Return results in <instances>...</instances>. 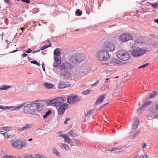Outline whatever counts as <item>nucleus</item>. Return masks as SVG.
I'll list each match as a JSON object with an SVG mask.
<instances>
[{
  "label": "nucleus",
  "mask_w": 158,
  "mask_h": 158,
  "mask_svg": "<svg viewBox=\"0 0 158 158\" xmlns=\"http://www.w3.org/2000/svg\"><path fill=\"white\" fill-rule=\"evenodd\" d=\"M42 107V101L36 100L25 106L23 108V110L24 113L28 114H33L36 111H38Z\"/></svg>",
  "instance_id": "nucleus-1"
},
{
  "label": "nucleus",
  "mask_w": 158,
  "mask_h": 158,
  "mask_svg": "<svg viewBox=\"0 0 158 158\" xmlns=\"http://www.w3.org/2000/svg\"><path fill=\"white\" fill-rule=\"evenodd\" d=\"M96 56L98 61L101 62L107 61L110 58V55L108 52L103 49L97 51Z\"/></svg>",
  "instance_id": "nucleus-2"
},
{
  "label": "nucleus",
  "mask_w": 158,
  "mask_h": 158,
  "mask_svg": "<svg viewBox=\"0 0 158 158\" xmlns=\"http://www.w3.org/2000/svg\"><path fill=\"white\" fill-rule=\"evenodd\" d=\"M116 54L117 57L122 61H127L130 58V55L124 50H119L116 52Z\"/></svg>",
  "instance_id": "nucleus-3"
},
{
  "label": "nucleus",
  "mask_w": 158,
  "mask_h": 158,
  "mask_svg": "<svg viewBox=\"0 0 158 158\" xmlns=\"http://www.w3.org/2000/svg\"><path fill=\"white\" fill-rule=\"evenodd\" d=\"M131 54L133 56L136 57L142 56L146 53L148 51L139 47L134 46L132 47Z\"/></svg>",
  "instance_id": "nucleus-4"
},
{
  "label": "nucleus",
  "mask_w": 158,
  "mask_h": 158,
  "mask_svg": "<svg viewBox=\"0 0 158 158\" xmlns=\"http://www.w3.org/2000/svg\"><path fill=\"white\" fill-rule=\"evenodd\" d=\"M89 72L88 70L86 67H81L77 71L75 75V78L76 79H80L86 76Z\"/></svg>",
  "instance_id": "nucleus-5"
},
{
  "label": "nucleus",
  "mask_w": 158,
  "mask_h": 158,
  "mask_svg": "<svg viewBox=\"0 0 158 158\" xmlns=\"http://www.w3.org/2000/svg\"><path fill=\"white\" fill-rule=\"evenodd\" d=\"M12 146L17 149H21L25 146L26 143L25 142L22 141L20 139L17 140H12L11 142Z\"/></svg>",
  "instance_id": "nucleus-6"
},
{
  "label": "nucleus",
  "mask_w": 158,
  "mask_h": 158,
  "mask_svg": "<svg viewBox=\"0 0 158 158\" xmlns=\"http://www.w3.org/2000/svg\"><path fill=\"white\" fill-rule=\"evenodd\" d=\"M80 99V98L77 95L71 94L69 95L67 98L68 103L70 104L75 103L79 101Z\"/></svg>",
  "instance_id": "nucleus-7"
},
{
  "label": "nucleus",
  "mask_w": 158,
  "mask_h": 158,
  "mask_svg": "<svg viewBox=\"0 0 158 158\" xmlns=\"http://www.w3.org/2000/svg\"><path fill=\"white\" fill-rule=\"evenodd\" d=\"M115 49V46L114 44L110 42H106L105 43L103 47V49L108 52H112Z\"/></svg>",
  "instance_id": "nucleus-8"
},
{
  "label": "nucleus",
  "mask_w": 158,
  "mask_h": 158,
  "mask_svg": "<svg viewBox=\"0 0 158 158\" xmlns=\"http://www.w3.org/2000/svg\"><path fill=\"white\" fill-rule=\"evenodd\" d=\"M132 37L130 34L124 33L121 34L119 36L120 40L123 42H125L131 40Z\"/></svg>",
  "instance_id": "nucleus-9"
},
{
  "label": "nucleus",
  "mask_w": 158,
  "mask_h": 158,
  "mask_svg": "<svg viewBox=\"0 0 158 158\" xmlns=\"http://www.w3.org/2000/svg\"><path fill=\"white\" fill-rule=\"evenodd\" d=\"M68 105L66 103H64L61 106H59L57 109V111L58 114L61 115L63 114L65 111V110L68 108Z\"/></svg>",
  "instance_id": "nucleus-10"
},
{
  "label": "nucleus",
  "mask_w": 158,
  "mask_h": 158,
  "mask_svg": "<svg viewBox=\"0 0 158 158\" xmlns=\"http://www.w3.org/2000/svg\"><path fill=\"white\" fill-rule=\"evenodd\" d=\"M122 62L119 60L114 58L111 59L109 64L111 66H119L122 65Z\"/></svg>",
  "instance_id": "nucleus-11"
},
{
  "label": "nucleus",
  "mask_w": 158,
  "mask_h": 158,
  "mask_svg": "<svg viewBox=\"0 0 158 158\" xmlns=\"http://www.w3.org/2000/svg\"><path fill=\"white\" fill-rule=\"evenodd\" d=\"M72 67V65L70 63L67 62L62 63L60 66V69L62 70H71Z\"/></svg>",
  "instance_id": "nucleus-12"
},
{
  "label": "nucleus",
  "mask_w": 158,
  "mask_h": 158,
  "mask_svg": "<svg viewBox=\"0 0 158 158\" xmlns=\"http://www.w3.org/2000/svg\"><path fill=\"white\" fill-rule=\"evenodd\" d=\"M133 120V124L131 128V132H134L136 129L138 127V124L139 123V120L137 118H134Z\"/></svg>",
  "instance_id": "nucleus-13"
},
{
  "label": "nucleus",
  "mask_w": 158,
  "mask_h": 158,
  "mask_svg": "<svg viewBox=\"0 0 158 158\" xmlns=\"http://www.w3.org/2000/svg\"><path fill=\"white\" fill-rule=\"evenodd\" d=\"M76 54L78 62L84 60L86 58L85 55L83 53H80Z\"/></svg>",
  "instance_id": "nucleus-14"
},
{
  "label": "nucleus",
  "mask_w": 158,
  "mask_h": 158,
  "mask_svg": "<svg viewBox=\"0 0 158 158\" xmlns=\"http://www.w3.org/2000/svg\"><path fill=\"white\" fill-rule=\"evenodd\" d=\"M105 95L103 94L99 96L97 98L95 102L96 105H98L101 103L105 98Z\"/></svg>",
  "instance_id": "nucleus-15"
},
{
  "label": "nucleus",
  "mask_w": 158,
  "mask_h": 158,
  "mask_svg": "<svg viewBox=\"0 0 158 158\" xmlns=\"http://www.w3.org/2000/svg\"><path fill=\"white\" fill-rule=\"evenodd\" d=\"M70 85L67 84L65 82L61 81L59 83L58 88L59 89L64 88L66 87H69Z\"/></svg>",
  "instance_id": "nucleus-16"
},
{
  "label": "nucleus",
  "mask_w": 158,
  "mask_h": 158,
  "mask_svg": "<svg viewBox=\"0 0 158 158\" xmlns=\"http://www.w3.org/2000/svg\"><path fill=\"white\" fill-rule=\"evenodd\" d=\"M76 54L73 55L70 58V62L74 64L77 63L78 62Z\"/></svg>",
  "instance_id": "nucleus-17"
},
{
  "label": "nucleus",
  "mask_w": 158,
  "mask_h": 158,
  "mask_svg": "<svg viewBox=\"0 0 158 158\" xmlns=\"http://www.w3.org/2000/svg\"><path fill=\"white\" fill-rule=\"evenodd\" d=\"M57 144L59 145L61 148L64 149L66 151H70V149L69 146L66 144H62L61 143H58Z\"/></svg>",
  "instance_id": "nucleus-18"
},
{
  "label": "nucleus",
  "mask_w": 158,
  "mask_h": 158,
  "mask_svg": "<svg viewBox=\"0 0 158 158\" xmlns=\"http://www.w3.org/2000/svg\"><path fill=\"white\" fill-rule=\"evenodd\" d=\"M64 101L63 98L58 97L56 98V107L59 106Z\"/></svg>",
  "instance_id": "nucleus-19"
},
{
  "label": "nucleus",
  "mask_w": 158,
  "mask_h": 158,
  "mask_svg": "<svg viewBox=\"0 0 158 158\" xmlns=\"http://www.w3.org/2000/svg\"><path fill=\"white\" fill-rule=\"evenodd\" d=\"M60 137H62L64 139V141L65 142L67 143H69L71 141V140L69 137L66 134H63L62 135H60Z\"/></svg>",
  "instance_id": "nucleus-20"
},
{
  "label": "nucleus",
  "mask_w": 158,
  "mask_h": 158,
  "mask_svg": "<svg viewBox=\"0 0 158 158\" xmlns=\"http://www.w3.org/2000/svg\"><path fill=\"white\" fill-rule=\"evenodd\" d=\"M44 85L45 87H46L47 89H50L53 88L54 86L51 83H45L44 84Z\"/></svg>",
  "instance_id": "nucleus-21"
},
{
  "label": "nucleus",
  "mask_w": 158,
  "mask_h": 158,
  "mask_svg": "<svg viewBox=\"0 0 158 158\" xmlns=\"http://www.w3.org/2000/svg\"><path fill=\"white\" fill-rule=\"evenodd\" d=\"M54 56H60V49L59 48H57L55 49L54 51Z\"/></svg>",
  "instance_id": "nucleus-22"
},
{
  "label": "nucleus",
  "mask_w": 158,
  "mask_h": 158,
  "mask_svg": "<svg viewBox=\"0 0 158 158\" xmlns=\"http://www.w3.org/2000/svg\"><path fill=\"white\" fill-rule=\"evenodd\" d=\"M123 148V147H120L118 148H112L109 149V151H117V152H120Z\"/></svg>",
  "instance_id": "nucleus-23"
},
{
  "label": "nucleus",
  "mask_w": 158,
  "mask_h": 158,
  "mask_svg": "<svg viewBox=\"0 0 158 158\" xmlns=\"http://www.w3.org/2000/svg\"><path fill=\"white\" fill-rule=\"evenodd\" d=\"M152 101H149V102H145V103H144V104H143L142 105L141 107L139 108L138 110H141L142 107H145L146 106H147L150 105L152 103Z\"/></svg>",
  "instance_id": "nucleus-24"
},
{
  "label": "nucleus",
  "mask_w": 158,
  "mask_h": 158,
  "mask_svg": "<svg viewBox=\"0 0 158 158\" xmlns=\"http://www.w3.org/2000/svg\"><path fill=\"white\" fill-rule=\"evenodd\" d=\"M56 98L50 101L49 103V104L50 105H52L54 106H56Z\"/></svg>",
  "instance_id": "nucleus-25"
},
{
  "label": "nucleus",
  "mask_w": 158,
  "mask_h": 158,
  "mask_svg": "<svg viewBox=\"0 0 158 158\" xmlns=\"http://www.w3.org/2000/svg\"><path fill=\"white\" fill-rule=\"evenodd\" d=\"M54 59L55 62L58 64H60L61 63V60L59 59L57 56H55Z\"/></svg>",
  "instance_id": "nucleus-26"
},
{
  "label": "nucleus",
  "mask_w": 158,
  "mask_h": 158,
  "mask_svg": "<svg viewBox=\"0 0 158 158\" xmlns=\"http://www.w3.org/2000/svg\"><path fill=\"white\" fill-rule=\"evenodd\" d=\"M32 126V125L31 124H29L26 125L25 127H23L22 129L21 130L23 131L24 130H26L28 129L29 128H30Z\"/></svg>",
  "instance_id": "nucleus-27"
},
{
  "label": "nucleus",
  "mask_w": 158,
  "mask_h": 158,
  "mask_svg": "<svg viewBox=\"0 0 158 158\" xmlns=\"http://www.w3.org/2000/svg\"><path fill=\"white\" fill-rule=\"evenodd\" d=\"M68 134L72 136H77L76 133H75L73 130L70 131L68 133Z\"/></svg>",
  "instance_id": "nucleus-28"
},
{
  "label": "nucleus",
  "mask_w": 158,
  "mask_h": 158,
  "mask_svg": "<svg viewBox=\"0 0 158 158\" xmlns=\"http://www.w3.org/2000/svg\"><path fill=\"white\" fill-rule=\"evenodd\" d=\"M157 95V93L156 92H154L153 94H150L149 98H153L155 97Z\"/></svg>",
  "instance_id": "nucleus-29"
},
{
  "label": "nucleus",
  "mask_w": 158,
  "mask_h": 158,
  "mask_svg": "<svg viewBox=\"0 0 158 158\" xmlns=\"http://www.w3.org/2000/svg\"><path fill=\"white\" fill-rule=\"evenodd\" d=\"M52 47V45H51V44H50L49 45H45L43 46L41 48L40 50H43L48 48L49 47Z\"/></svg>",
  "instance_id": "nucleus-30"
},
{
  "label": "nucleus",
  "mask_w": 158,
  "mask_h": 158,
  "mask_svg": "<svg viewBox=\"0 0 158 158\" xmlns=\"http://www.w3.org/2000/svg\"><path fill=\"white\" fill-rule=\"evenodd\" d=\"M11 87L10 86H7L6 85L0 88V90H7Z\"/></svg>",
  "instance_id": "nucleus-31"
},
{
  "label": "nucleus",
  "mask_w": 158,
  "mask_h": 158,
  "mask_svg": "<svg viewBox=\"0 0 158 158\" xmlns=\"http://www.w3.org/2000/svg\"><path fill=\"white\" fill-rule=\"evenodd\" d=\"M3 134L5 139H7L9 138L10 135L7 132H5Z\"/></svg>",
  "instance_id": "nucleus-32"
},
{
  "label": "nucleus",
  "mask_w": 158,
  "mask_h": 158,
  "mask_svg": "<svg viewBox=\"0 0 158 158\" xmlns=\"http://www.w3.org/2000/svg\"><path fill=\"white\" fill-rule=\"evenodd\" d=\"M15 157L10 155H6L3 156L2 158H15Z\"/></svg>",
  "instance_id": "nucleus-33"
},
{
  "label": "nucleus",
  "mask_w": 158,
  "mask_h": 158,
  "mask_svg": "<svg viewBox=\"0 0 158 158\" xmlns=\"http://www.w3.org/2000/svg\"><path fill=\"white\" fill-rule=\"evenodd\" d=\"M90 92V90H87L83 91L82 92V94L84 95H86L89 94Z\"/></svg>",
  "instance_id": "nucleus-34"
},
{
  "label": "nucleus",
  "mask_w": 158,
  "mask_h": 158,
  "mask_svg": "<svg viewBox=\"0 0 158 158\" xmlns=\"http://www.w3.org/2000/svg\"><path fill=\"white\" fill-rule=\"evenodd\" d=\"M60 74L61 76H62L63 77H64V76H65L66 75H70V73L69 72H65L64 73H61Z\"/></svg>",
  "instance_id": "nucleus-35"
},
{
  "label": "nucleus",
  "mask_w": 158,
  "mask_h": 158,
  "mask_svg": "<svg viewBox=\"0 0 158 158\" xmlns=\"http://www.w3.org/2000/svg\"><path fill=\"white\" fill-rule=\"evenodd\" d=\"M51 113V111L50 110H49L48 111V112H46L45 113V114L43 116V118H46L47 116L49 115V114Z\"/></svg>",
  "instance_id": "nucleus-36"
},
{
  "label": "nucleus",
  "mask_w": 158,
  "mask_h": 158,
  "mask_svg": "<svg viewBox=\"0 0 158 158\" xmlns=\"http://www.w3.org/2000/svg\"><path fill=\"white\" fill-rule=\"evenodd\" d=\"M75 13L78 16H80L82 14L81 12L79 9L76 11Z\"/></svg>",
  "instance_id": "nucleus-37"
},
{
  "label": "nucleus",
  "mask_w": 158,
  "mask_h": 158,
  "mask_svg": "<svg viewBox=\"0 0 158 158\" xmlns=\"http://www.w3.org/2000/svg\"><path fill=\"white\" fill-rule=\"evenodd\" d=\"M149 64L148 63H146L145 64H144L142 65L141 66H140L138 68L140 69V68H145V67H147Z\"/></svg>",
  "instance_id": "nucleus-38"
},
{
  "label": "nucleus",
  "mask_w": 158,
  "mask_h": 158,
  "mask_svg": "<svg viewBox=\"0 0 158 158\" xmlns=\"http://www.w3.org/2000/svg\"><path fill=\"white\" fill-rule=\"evenodd\" d=\"M31 64H35L37 65L38 66H39L40 65V64H39V63L37 61L35 60L31 61Z\"/></svg>",
  "instance_id": "nucleus-39"
},
{
  "label": "nucleus",
  "mask_w": 158,
  "mask_h": 158,
  "mask_svg": "<svg viewBox=\"0 0 158 158\" xmlns=\"http://www.w3.org/2000/svg\"><path fill=\"white\" fill-rule=\"evenodd\" d=\"M53 153H54L55 154H56L57 155H59V152L56 149L54 148L53 149Z\"/></svg>",
  "instance_id": "nucleus-40"
},
{
  "label": "nucleus",
  "mask_w": 158,
  "mask_h": 158,
  "mask_svg": "<svg viewBox=\"0 0 158 158\" xmlns=\"http://www.w3.org/2000/svg\"><path fill=\"white\" fill-rule=\"evenodd\" d=\"M11 107H8V106H6L5 107H4L0 105V109H10L11 108Z\"/></svg>",
  "instance_id": "nucleus-41"
},
{
  "label": "nucleus",
  "mask_w": 158,
  "mask_h": 158,
  "mask_svg": "<svg viewBox=\"0 0 158 158\" xmlns=\"http://www.w3.org/2000/svg\"><path fill=\"white\" fill-rule=\"evenodd\" d=\"M139 158H147V155L145 154H142L139 157Z\"/></svg>",
  "instance_id": "nucleus-42"
},
{
  "label": "nucleus",
  "mask_w": 158,
  "mask_h": 158,
  "mask_svg": "<svg viewBox=\"0 0 158 158\" xmlns=\"http://www.w3.org/2000/svg\"><path fill=\"white\" fill-rule=\"evenodd\" d=\"M92 110H89L88 112L85 115V117H87L89 116L92 114Z\"/></svg>",
  "instance_id": "nucleus-43"
},
{
  "label": "nucleus",
  "mask_w": 158,
  "mask_h": 158,
  "mask_svg": "<svg viewBox=\"0 0 158 158\" xmlns=\"http://www.w3.org/2000/svg\"><path fill=\"white\" fill-rule=\"evenodd\" d=\"M23 106V105H21L19 106L15 107L13 109V110H17L21 108Z\"/></svg>",
  "instance_id": "nucleus-44"
},
{
  "label": "nucleus",
  "mask_w": 158,
  "mask_h": 158,
  "mask_svg": "<svg viewBox=\"0 0 158 158\" xmlns=\"http://www.w3.org/2000/svg\"><path fill=\"white\" fill-rule=\"evenodd\" d=\"M10 128L9 127H4L2 128V129L5 131H8L9 130Z\"/></svg>",
  "instance_id": "nucleus-45"
},
{
  "label": "nucleus",
  "mask_w": 158,
  "mask_h": 158,
  "mask_svg": "<svg viewBox=\"0 0 158 158\" xmlns=\"http://www.w3.org/2000/svg\"><path fill=\"white\" fill-rule=\"evenodd\" d=\"M147 146V144L146 143H142L141 144V146L142 148H144Z\"/></svg>",
  "instance_id": "nucleus-46"
},
{
  "label": "nucleus",
  "mask_w": 158,
  "mask_h": 158,
  "mask_svg": "<svg viewBox=\"0 0 158 158\" xmlns=\"http://www.w3.org/2000/svg\"><path fill=\"white\" fill-rule=\"evenodd\" d=\"M25 158H34V157L32 156L31 155H25Z\"/></svg>",
  "instance_id": "nucleus-47"
},
{
  "label": "nucleus",
  "mask_w": 158,
  "mask_h": 158,
  "mask_svg": "<svg viewBox=\"0 0 158 158\" xmlns=\"http://www.w3.org/2000/svg\"><path fill=\"white\" fill-rule=\"evenodd\" d=\"M36 157L37 158H46L44 156L39 154L36 155Z\"/></svg>",
  "instance_id": "nucleus-48"
},
{
  "label": "nucleus",
  "mask_w": 158,
  "mask_h": 158,
  "mask_svg": "<svg viewBox=\"0 0 158 158\" xmlns=\"http://www.w3.org/2000/svg\"><path fill=\"white\" fill-rule=\"evenodd\" d=\"M151 4L153 8H156L158 6V4L156 3L153 4V3H151Z\"/></svg>",
  "instance_id": "nucleus-49"
},
{
  "label": "nucleus",
  "mask_w": 158,
  "mask_h": 158,
  "mask_svg": "<svg viewBox=\"0 0 158 158\" xmlns=\"http://www.w3.org/2000/svg\"><path fill=\"white\" fill-rule=\"evenodd\" d=\"M22 2L27 3H29L30 2V0H21Z\"/></svg>",
  "instance_id": "nucleus-50"
},
{
  "label": "nucleus",
  "mask_w": 158,
  "mask_h": 158,
  "mask_svg": "<svg viewBox=\"0 0 158 158\" xmlns=\"http://www.w3.org/2000/svg\"><path fill=\"white\" fill-rule=\"evenodd\" d=\"M32 51L31 48H28V50L25 51V52L27 53H30Z\"/></svg>",
  "instance_id": "nucleus-51"
},
{
  "label": "nucleus",
  "mask_w": 158,
  "mask_h": 158,
  "mask_svg": "<svg viewBox=\"0 0 158 158\" xmlns=\"http://www.w3.org/2000/svg\"><path fill=\"white\" fill-rule=\"evenodd\" d=\"M69 118H67L65 121L64 122V123L66 124H67V122L69 120Z\"/></svg>",
  "instance_id": "nucleus-52"
},
{
  "label": "nucleus",
  "mask_w": 158,
  "mask_h": 158,
  "mask_svg": "<svg viewBox=\"0 0 158 158\" xmlns=\"http://www.w3.org/2000/svg\"><path fill=\"white\" fill-rule=\"evenodd\" d=\"M42 68H43V71H45V67H44V64L43 62L42 63Z\"/></svg>",
  "instance_id": "nucleus-53"
},
{
  "label": "nucleus",
  "mask_w": 158,
  "mask_h": 158,
  "mask_svg": "<svg viewBox=\"0 0 158 158\" xmlns=\"http://www.w3.org/2000/svg\"><path fill=\"white\" fill-rule=\"evenodd\" d=\"M4 1L7 3H10V0H4Z\"/></svg>",
  "instance_id": "nucleus-54"
},
{
  "label": "nucleus",
  "mask_w": 158,
  "mask_h": 158,
  "mask_svg": "<svg viewBox=\"0 0 158 158\" xmlns=\"http://www.w3.org/2000/svg\"><path fill=\"white\" fill-rule=\"evenodd\" d=\"M27 54L26 53H23L22 54V56L23 57H26L27 56Z\"/></svg>",
  "instance_id": "nucleus-55"
},
{
  "label": "nucleus",
  "mask_w": 158,
  "mask_h": 158,
  "mask_svg": "<svg viewBox=\"0 0 158 158\" xmlns=\"http://www.w3.org/2000/svg\"><path fill=\"white\" fill-rule=\"evenodd\" d=\"M98 81H96L95 83L92 84V86H94V85H96L98 83Z\"/></svg>",
  "instance_id": "nucleus-56"
},
{
  "label": "nucleus",
  "mask_w": 158,
  "mask_h": 158,
  "mask_svg": "<svg viewBox=\"0 0 158 158\" xmlns=\"http://www.w3.org/2000/svg\"><path fill=\"white\" fill-rule=\"evenodd\" d=\"M59 65L57 64V65H53V66L54 67L57 68Z\"/></svg>",
  "instance_id": "nucleus-57"
},
{
  "label": "nucleus",
  "mask_w": 158,
  "mask_h": 158,
  "mask_svg": "<svg viewBox=\"0 0 158 158\" xmlns=\"http://www.w3.org/2000/svg\"><path fill=\"white\" fill-rule=\"evenodd\" d=\"M154 21L158 23V19H155Z\"/></svg>",
  "instance_id": "nucleus-58"
},
{
  "label": "nucleus",
  "mask_w": 158,
  "mask_h": 158,
  "mask_svg": "<svg viewBox=\"0 0 158 158\" xmlns=\"http://www.w3.org/2000/svg\"><path fill=\"white\" fill-rule=\"evenodd\" d=\"M17 51V50H14V51H12L10 52V53H13V52H16Z\"/></svg>",
  "instance_id": "nucleus-59"
},
{
  "label": "nucleus",
  "mask_w": 158,
  "mask_h": 158,
  "mask_svg": "<svg viewBox=\"0 0 158 158\" xmlns=\"http://www.w3.org/2000/svg\"><path fill=\"white\" fill-rule=\"evenodd\" d=\"M156 110H158V104H157L156 106Z\"/></svg>",
  "instance_id": "nucleus-60"
},
{
  "label": "nucleus",
  "mask_w": 158,
  "mask_h": 158,
  "mask_svg": "<svg viewBox=\"0 0 158 158\" xmlns=\"http://www.w3.org/2000/svg\"><path fill=\"white\" fill-rule=\"evenodd\" d=\"M138 156V155H135L133 156V158H137Z\"/></svg>",
  "instance_id": "nucleus-61"
},
{
  "label": "nucleus",
  "mask_w": 158,
  "mask_h": 158,
  "mask_svg": "<svg viewBox=\"0 0 158 158\" xmlns=\"http://www.w3.org/2000/svg\"><path fill=\"white\" fill-rule=\"evenodd\" d=\"M32 139L31 138H30L28 139V141H32Z\"/></svg>",
  "instance_id": "nucleus-62"
},
{
  "label": "nucleus",
  "mask_w": 158,
  "mask_h": 158,
  "mask_svg": "<svg viewBox=\"0 0 158 158\" xmlns=\"http://www.w3.org/2000/svg\"><path fill=\"white\" fill-rule=\"evenodd\" d=\"M24 29V28L23 27L21 28V30L23 32V29Z\"/></svg>",
  "instance_id": "nucleus-63"
},
{
  "label": "nucleus",
  "mask_w": 158,
  "mask_h": 158,
  "mask_svg": "<svg viewBox=\"0 0 158 158\" xmlns=\"http://www.w3.org/2000/svg\"><path fill=\"white\" fill-rule=\"evenodd\" d=\"M36 52V51H33V53H35Z\"/></svg>",
  "instance_id": "nucleus-64"
}]
</instances>
